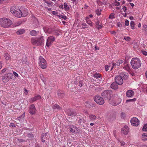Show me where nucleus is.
<instances>
[{"instance_id": "obj_1", "label": "nucleus", "mask_w": 147, "mask_h": 147, "mask_svg": "<svg viewBox=\"0 0 147 147\" xmlns=\"http://www.w3.org/2000/svg\"><path fill=\"white\" fill-rule=\"evenodd\" d=\"M141 63L140 60L137 57L133 58L131 61L132 67L134 69L139 68L141 66Z\"/></svg>"}, {"instance_id": "obj_2", "label": "nucleus", "mask_w": 147, "mask_h": 147, "mask_svg": "<svg viewBox=\"0 0 147 147\" xmlns=\"http://www.w3.org/2000/svg\"><path fill=\"white\" fill-rule=\"evenodd\" d=\"M128 77L127 74L121 73L120 76H118L115 77V81L118 84L121 85L123 82V78L125 80H126L127 79Z\"/></svg>"}, {"instance_id": "obj_3", "label": "nucleus", "mask_w": 147, "mask_h": 147, "mask_svg": "<svg viewBox=\"0 0 147 147\" xmlns=\"http://www.w3.org/2000/svg\"><path fill=\"white\" fill-rule=\"evenodd\" d=\"M12 22L9 19L3 18L0 19V25L4 28H8L11 25Z\"/></svg>"}, {"instance_id": "obj_4", "label": "nucleus", "mask_w": 147, "mask_h": 147, "mask_svg": "<svg viewBox=\"0 0 147 147\" xmlns=\"http://www.w3.org/2000/svg\"><path fill=\"white\" fill-rule=\"evenodd\" d=\"M44 40L42 37L39 38H32L31 42L34 45L37 46L41 45L44 42Z\"/></svg>"}, {"instance_id": "obj_5", "label": "nucleus", "mask_w": 147, "mask_h": 147, "mask_svg": "<svg viewBox=\"0 0 147 147\" xmlns=\"http://www.w3.org/2000/svg\"><path fill=\"white\" fill-rule=\"evenodd\" d=\"M112 90H105L101 93L102 96L105 99L109 100L111 99V96L112 95Z\"/></svg>"}, {"instance_id": "obj_6", "label": "nucleus", "mask_w": 147, "mask_h": 147, "mask_svg": "<svg viewBox=\"0 0 147 147\" xmlns=\"http://www.w3.org/2000/svg\"><path fill=\"white\" fill-rule=\"evenodd\" d=\"M15 78L12 74L9 73L5 74L3 77L2 80L4 82H7L10 79L14 80Z\"/></svg>"}, {"instance_id": "obj_7", "label": "nucleus", "mask_w": 147, "mask_h": 147, "mask_svg": "<svg viewBox=\"0 0 147 147\" xmlns=\"http://www.w3.org/2000/svg\"><path fill=\"white\" fill-rule=\"evenodd\" d=\"M38 64L39 66L43 69H45L47 67L46 61L42 56H40L39 57Z\"/></svg>"}, {"instance_id": "obj_8", "label": "nucleus", "mask_w": 147, "mask_h": 147, "mask_svg": "<svg viewBox=\"0 0 147 147\" xmlns=\"http://www.w3.org/2000/svg\"><path fill=\"white\" fill-rule=\"evenodd\" d=\"M10 12L15 17L20 18L22 16V11L20 10H11Z\"/></svg>"}, {"instance_id": "obj_9", "label": "nucleus", "mask_w": 147, "mask_h": 147, "mask_svg": "<svg viewBox=\"0 0 147 147\" xmlns=\"http://www.w3.org/2000/svg\"><path fill=\"white\" fill-rule=\"evenodd\" d=\"M94 101L99 105H102L104 103V100L100 96H96L94 97Z\"/></svg>"}, {"instance_id": "obj_10", "label": "nucleus", "mask_w": 147, "mask_h": 147, "mask_svg": "<svg viewBox=\"0 0 147 147\" xmlns=\"http://www.w3.org/2000/svg\"><path fill=\"white\" fill-rule=\"evenodd\" d=\"M55 38L53 36L49 37L47 40L46 46L49 47L53 42L55 41Z\"/></svg>"}, {"instance_id": "obj_11", "label": "nucleus", "mask_w": 147, "mask_h": 147, "mask_svg": "<svg viewBox=\"0 0 147 147\" xmlns=\"http://www.w3.org/2000/svg\"><path fill=\"white\" fill-rule=\"evenodd\" d=\"M69 128L71 132L76 134L79 133L80 131V129L74 125H70L69 126Z\"/></svg>"}, {"instance_id": "obj_12", "label": "nucleus", "mask_w": 147, "mask_h": 147, "mask_svg": "<svg viewBox=\"0 0 147 147\" xmlns=\"http://www.w3.org/2000/svg\"><path fill=\"white\" fill-rule=\"evenodd\" d=\"M131 125L133 126H137L139 124V121L136 117H133L131 120Z\"/></svg>"}, {"instance_id": "obj_13", "label": "nucleus", "mask_w": 147, "mask_h": 147, "mask_svg": "<svg viewBox=\"0 0 147 147\" xmlns=\"http://www.w3.org/2000/svg\"><path fill=\"white\" fill-rule=\"evenodd\" d=\"M36 109L34 104L31 105L29 107V111L32 115L36 113Z\"/></svg>"}, {"instance_id": "obj_14", "label": "nucleus", "mask_w": 147, "mask_h": 147, "mask_svg": "<svg viewBox=\"0 0 147 147\" xmlns=\"http://www.w3.org/2000/svg\"><path fill=\"white\" fill-rule=\"evenodd\" d=\"M134 94L133 90H129L126 92V96L128 98H131L133 97Z\"/></svg>"}, {"instance_id": "obj_15", "label": "nucleus", "mask_w": 147, "mask_h": 147, "mask_svg": "<svg viewBox=\"0 0 147 147\" xmlns=\"http://www.w3.org/2000/svg\"><path fill=\"white\" fill-rule=\"evenodd\" d=\"M128 128L127 126L125 125L122 128L121 130V133L123 134L126 135L128 133Z\"/></svg>"}, {"instance_id": "obj_16", "label": "nucleus", "mask_w": 147, "mask_h": 147, "mask_svg": "<svg viewBox=\"0 0 147 147\" xmlns=\"http://www.w3.org/2000/svg\"><path fill=\"white\" fill-rule=\"evenodd\" d=\"M41 98V96L40 95H37L34 97L31 98L30 100V102H33L36 101V100H39Z\"/></svg>"}, {"instance_id": "obj_17", "label": "nucleus", "mask_w": 147, "mask_h": 147, "mask_svg": "<svg viewBox=\"0 0 147 147\" xmlns=\"http://www.w3.org/2000/svg\"><path fill=\"white\" fill-rule=\"evenodd\" d=\"M118 84L115 82H113L111 84V88L114 90H116L118 88Z\"/></svg>"}, {"instance_id": "obj_18", "label": "nucleus", "mask_w": 147, "mask_h": 147, "mask_svg": "<svg viewBox=\"0 0 147 147\" xmlns=\"http://www.w3.org/2000/svg\"><path fill=\"white\" fill-rule=\"evenodd\" d=\"M96 26L98 29H101L103 26L101 23H100V21L98 20L96 22Z\"/></svg>"}, {"instance_id": "obj_19", "label": "nucleus", "mask_w": 147, "mask_h": 147, "mask_svg": "<svg viewBox=\"0 0 147 147\" xmlns=\"http://www.w3.org/2000/svg\"><path fill=\"white\" fill-rule=\"evenodd\" d=\"M52 108L53 110L54 111H56V110H60L61 109V108L58 105H55L52 106Z\"/></svg>"}, {"instance_id": "obj_20", "label": "nucleus", "mask_w": 147, "mask_h": 147, "mask_svg": "<svg viewBox=\"0 0 147 147\" xmlns=\"http://www.w3.org/2000/svg\"><path fill=\"white\" fill-rule=\"evenodd\" d=\"M24 9V7L22 6L19 7L17 5H13L11 7L10 9Z\"/></svg>"}, {"instance_id": "obj_21", "label": "nucleus", "mask_w": 147, "mask_h": 147, "mask_svg": "<svg viewBox=\"0 0 147 147\" xmlns=\"http://www.w3.org/2000/svg\"><path fill=\"white\" fill-rule=\"evenodd\" d=\"M66 112L69 115H76V113L74 111L70 110H67Z\"/></svg>"}, {"instance_id": "obj_22", "label": "nucleus", "mask_w": 147, "mask_h": 147, "mask_svg": "<svg viewBox=\"0 0 147 147\" xmlns=\"http://www.w3.org/2000/svg\"><path fill=\"white\" fill-rule=\"evenodd\" d=\"M141 139L144 142H145L147 140V134L144 133L142 134Z\"/></svg>"}, {"instance_id": "obj_23", "label": "nucleus", "mask_w": 147, "mask_h": 147, "mask_svg": "<svg viewBox=\"0 0 147 147\" xmlns=\"http://www.w3.org/2000/svg\"><path fill=\"white\" fill-rule=\"evenodd\" d=\"M58 95L60 98H62L63 97L64 94L62 91L59 90L58 92Z\"/></svg>"}, {"instance_id": "obj_24", "label": "nucleus", "mask_w": 147, "mask_h": 147, "mask_svg": "<svg viewBox=\"0 0 147 147\" xmlns=\"http://www.w3.org/2000/svg\"><path fill=\"white\" fill-rule=\"evenodd\" d=\"M96 115H94L91 114L89 115V118L91 121H94L96 120Z\"/></svg>"}, {"instance_id": "obj_25", "label": "nucleus", "mask_w": 147, "mask_h": 147, "mask_svg": "<svg viewBox=\"0 0 147 147\" xmlns=\"http://www.w3.org/2000/svg\"><path fill=\"white\" fill-rule=\"evenodd\" d=\"M25 32V30L24 29H20L16 32V34L18 35L22 34Z\"/></svg>"}, {"instance_id": "obj_26", "label": "nucleus", "mask_w": 147, "mask_h": 147, "mask_svg": "<svg viewBox=\"0 0 147 147\" xmlns=\"http://www.w3.org/2000/svg\"><path fill=\"white\" fill-rule=\"evenodd\" d=\"M93 76L96 78V79H98L99 78H100L101 76L100 74L96 73L93 74Z\"/></svg>"}, {"instance_id": "obj_27", "label": "nucleus", "mask_w": 147, "mask_h": 147, "mask_svg": "<svg viewBox=\"0 0 147 147\" xmlns=\"http://www.w3.org/2000/svg\"><path fill=\"white\" fill-rule=\"evenodd\" d=\"M4 57L5 59L7 60H9L11 59L10 56L8 53H4Z\"/></svg>"}, {"instance_id": "obj_28", "label": "nucleus", "mask_w": 147, "mask_h": 147, "mask_svg": "<svg viewBox=\"0 0 147 147\" xmlns=\"http://www.w3.org/2000/svg\"><path fill=\"white\" fill-rule=\"evenodd\" d=\"M123 68L127 71H129L130 70L129 66L128 64H126L124 66H122Z\"/></svg>"}, {"instance_id": "obj_29", "label": "nucleus", "mask_w": 147, "mask_h": 147, "mask_svg": "<svg viewBox=\"0 0 147 147\" xmlns=\"http://www.w3.org/2000/svg\"><path fill=\"white\" fill-rule=\"evenodd\" d=\"M22 12L23 17H26L28 14V10H23Z\"/></svg>"}, {"instance_id": "obj_30", "label": "nucleus", "mask_w": 147, "mask_h": 147, "mask_svg": "<svg viewBox=\"0 0 147 147\" xmlns=\"http://www.w3.org/2000/svg\"><path fill=\"white\" fill-rule=\"evenodd\" d=\"M47 135V134H42L41 135V141L43 142H45V140L43 139H45Z\"/></svg>"}, {"instance_id": "obj_31", "label": "nucleus", "mask_w": 147, "mask_h": 147, "mask_svg": "<svg viewBox=\"0 0 147 147\" xmlns=\"http://www.w3.org/2000/svg\"><path fill=\"white\" fill-rule=\"evenodd\" d=\"M124 62V60L120 59L117 61V65L119 66L120 65Z\"/></svg>"}, {"instance_id": "obj_32", "label": "nucleus", "mask_w": 147, "mask_h": 147, "mask_svg": "<svg viewBox=\"0 0 147 147\" xmlns=\"http://www.w3.org/2000/svg\"><path fill=\"white\" fill-rule=\"evenodd\" d=\"M37 34V32L34 30H33L30 32V34L31 35L35 36Z\"/></svg>"}, {"instance_id": "obj_33", "label": "nucleus", "mask_w": 147, "mask_h": 147, "mask_svg": "<svg viewBox=\"0 0 147 147\" xmlns=\"http://www.w3.org/2000/svg\"><path fill=\"white\" fill-rule=\"evenodd\" d=\"M131 28L132 29H134V27L135 24L134 21H131L130 23Z\"/></svg>"}, {"instance_id": "obj_34", "label": "nucleus", "mask_w": 147, "mask_h": 147, "mask_svg": "<svg viewBox=\"0 0 147 147\" xmlns=\"http://www.w3.org/2000/svg\"><path fill=\"white\" fill-rule=\"evenodd\" d=\"M86 23L89 24L90 26H93V24L92 22L90 20H87L86 21Z\"/></svg>"}, {"instance_id": "obj_35", "label": "nucleus", "mask_w": 147, "mask_h": 147, "mask_svg": "<svg viewBox=\"0 0 147 147\" xmlns=\"http://www.w3.org/2000/svg\"><path fill=\"white\" fill-rule=\"evenodd\" d=\"M101 10H96V13L98 16H99L101 13Z\"/></svg>"}, {"instance_id": "obj_36", "label": "nucleus", "mask_w": 147, "mask_h": 147, "mask_svg": "<svg viewBox=\"0 0 147 147\" xmlns=\"http://www.w3.org/2000/svg\"><path fill=\"white\" fill-rule=\"evenodd\" d=\"M142 130L144 131H147V124L144 125L142 129Z\"/></svg>"}, {"instance_id": "obj_37", "label": "nucleus", "mask_w": 147, "mask_h": 147, "mask_svg": "<svg viewBox=\"0 0 147 147\" xmlns=\"http://www.w3.org/2000/svg\"><path fill=\"white\" fill-rule=\"evenodd\" d=\"M63 6L65 9H69V7L66 3H64Z\"/></svg>"}, {"instance_id": "obj_38", "label": "nucleus", "mask_w": 147, "mask_h": 147, "mask_svg": "<svg viewBox=\"0 0 147 147\" xmlns=\"http://www.w3.org/2000/svg\"><path fill=\"white\" fill-rule=\"evenodd\" d=\"M85 105L87 107H90L91 106L90 103L88 102H86L85 103Z\"/></svg>"}, {"instance_id": "obj_39", "label": "nucleus", "mask_w": 147, "mask_h": 147, "mask_svg": "<svg viewBox=\"0 0 147 147\" xmlns=\"http://www.w3.org/2000/svg\"><path fill=\"white\" fill-rule=\"evenodd\" d=\"M52 14H54L55 15L59 16V13L57 11H52Z\"/></svg>"}, {"instance_id": "obj_40", "label": "nucleus", "mask_w": 147, "mask_h": 147, "mask_svg": "<svg viewBox=\"0 0 147 147\" xmlns=\"http://www.w3.org/2000/svg\"><path fill=\"white\" fill-rule=\"evenodd\" d=\"M109 18H110V19H113L115 18V16H114V14L113 13L111 14L109 16Z\"/></svg>"}, {"instance_id": "obj_41", "label": "nucleus", "mask_w": 147, "mask_h": 147, "mask_svg": "<svg viewBox=\"0 0 147 147\" xmlns=\"http://www.w3.org/2000/svg\"><path fill=\"white\" fill-rule=\"evenodd\" d=\"M136 99L135 98H134L133 99H129V100H126V102H132V101H135L136 100Z\"/></svg>"}, {"instance_id": "obj_42", "label": "nucleus", "mask_w": 147, "mask_h": 147, "mask_svg": "<svg viewBox=\"0 0 147 147\" xmlns=\"http://www.w3.org/2000/svg\"><path fill=\"white\" fill-rule=\"evenodd\" d=\"M82 25V28H86V27L87 26V25L85 24V23H83Z\"/></svg>"}, {"instance_id": "obj_43", "label": "nucleus", "mask_w": 147, "mask_h": 147, "mask_svg": "<svg viewBox=\"0 0 147 147\" xmlns=\"http://www.w3.org/2000/svg\"><path fill=\"white\" fill-rule=\"evenodd\" d=\"M124 39L127 41H130V38L128 36H125L124 37Z\"/></svg>"}, {"instance_id": "obj_44", "label": "nucleus", "mask_w": 147, "mask_h": 147, "mask_svg": "<svg viewBox=\"0 0 147 147\" xmlns=\"http://www.w3.org/2000/svg\"><path fill=\"white\" fill-rule=\"evenodd\" d=\"M61 18H62L65 20L67 19V17L61 15L59 16Z\"/></svg>"}, {"instance_id": "obj_45", "label": "nucleus", "mask_w": 147, "mask_h": 147, "mask_svg": "<svg viewBox=\"0 0 147 147\" xmlns=\"http://www.w3.org/2000/svg\"><path fill=\"white\" fill-rule=\"evenodd\" d=\"M78 121V123L79 124L83 122V120L81 118H80L79 119Z\"/></svg>"}, {"instance_id": "obj_46", "label": "nucleus", "mask_w": 147, "mask_h": 147, "mask_svg": "<svg viewBox=\"0 0 147 147\" xmlns=\"http://www.w3.org/2000/svg\"><path fill=\"white\" fill-rule=\"evenodd\" d=\"M129 24V21L127 20H126L125 21V25L126 26H128Z\"/></svg>"}, {"instance_id": "obj_47", "label": "nucleus", "mask_w": 147, "mask_h": 147, "mask_svg": "<svg viewBox=\"0 0 147 147\" xmlns=\"http://www.w3.org/2000/svg\"><path fill=\"white\" fill-rule=\"evenodd\" d=\"M141 53L144 55H147V52H146L144 51H141Z\"/></svg>"}, {"instance_id": "obj_48", "label": "nucleus", "mask_w": 147, "mask_h": 147, "mask_svg": "<svg viewBox=\"0 0 147 147\" xmlns=\"http://www.w3.org/2000/svg\"><path fill=\"white\" fill-rule=\"evenodd\" d=\"M109 67H110V66H109L108 65H105V70L106 71H108L109 70Z\"/></svg>"}, {"instance_id": "obj_49", "label": "nucleus", "mask_w": 147, "mask_h": 147, "mask_svg": "<svg viewBox=\"0 0 147 147\" xmlns=\"http://www.w3.org/2000/svg\"><path fill=\"white\" fill-rule=\"evenodd\" d=\"M13 75H14L13 76H15V77H18V74L17 73H16V72L15 71H13Z\"/></svg>"}, {"instance_id": "obj_50", "label": "nucleus", "mask_w": 147, "mask_h": 147, "mask_svg": "<svg viewBox=\"0 0 147 147\" xmlns=\"http://www.w3.org/2000/svg\"><path fill=\"white\" fill-rule=\"evenodd\" d=\"M116 65H117V63H113V64H112V67L111 69V70L113 69V68Z\"/></svg>"}, {"instance_id": "obj_51", "label": "nucleus", "mask_w": 147, "mask_h": 147, "mask_svg": "<svg viewBox=\"0 0 147 147\" xmlns=\"http://www.w3.org/2000/svg\"><path fill=\"white\" fill-rule=\"evenodd\" d=\"M121 117L123 118H124L125 116V113H121Z\"/></svg>"}, {"instance_id": "obj_52", "label": "nucleus", "mask_w": 147, "mask_h": 147, "mask_svg": "<svg viewBox=\"0 0 147 147\" xmlns=\"http://www.w3.org/2000/svg\"><path fill=\"white\" fill-rule=\"evenodd\" d=\"M24 93H25V94H26V95H27L28 94V91L25 88H24Z\"/></svg>"}, {"instance_id": "obj_53", "label": "nucleus", "mask_w": 147, "mask_h": 147, "mask_svg": "<svg viewBox=\"0 0 147 147\" xmlns=\"http://www.w3.org/2000/svg\"><path fill=\"white\" fill-rule=\"evenodd\" d=\"M3 64V62L0 61V69H1L2 68Z\"/></svg>"}, {"instance_id": "obj_54", "label": "nucleus", "mask_w": 147, "mask_h": 147, "mask_svg": "<svg viewBox=\"0 0 147 147\" xmlns=\"http://www.w3.org/2000/svg\"><path fill=\"white\" fill-rule=\"evenodd\" d=\"M9 126L10 127H13L15 126L14 124L13 123H11L9 125Z\"/></svg>"}, {"instance_id": "obj_55", "label": "nucleus", "mask_w": 147, "mask_h": 147, "mask_svg": "<svg viewBox=\"0 0 147 147\" xmlns=\"http://www.w3.org/2000/svg\"><path fill=\"white\" fill-rule=\"evenodd\" d=\"M120 143H121V146H124L125 144V142L124 141H121Z\"/></svg>"}, {"instance_id": "obj_56", "label": "nucleus", "mask_w": 147, "mask_h": 147, "mask_svg": "<svg viewBox=\"0 0 147 147\" xmlns=\"http://www.w3.org/2000/svg\"><path fill=\"white\" fill-rule=\"evenodd\" d=\"M51 28H48L47 30V32L49 34H51Z\"/></svg>"}, {"instance_id": "obj_57", "label": "nucleus", "mask_w": 147, "mask_h": 147, "mask_svg": "<svg viewBox=\"0 0 147 147\" xmlns=\"http://www.w3.org/2000/svg\"><path fill=\"white\" fill-rule=\"evenodd\" d=\"M6 68H4L3 69H2L1 71V73H3L4 72H5L6 71Z\"/></svg>"}, {"instance_id": "obj_58", "label": "nucleus", "mask_w": 147, "mask_h": 147, "mask_svg": "<svg viewBox=\"0 0 147 147\" xmlns=\"http://www.w3.org/2000/svg\"><path fill=\"white\" fill-rule=\"evenodd\" d=\"M138 147H147V146L146 145H141L140 146H139Z\"/></svg>"}, {"instance_id": "obj_59", "label": "nucleus", "mask_w": 147, "mask_h": 147, "mask_svg": "<svg viewBox=\"0 0 147 147\" xmlns=\"http://www.w3.org/2000/svg\"><path fill=\"white\" fill-rule=\"evenodd\" d=\"M116 4H115V5H117V6H119V5H120V3L119 2H116Z\"/></svg>"}, {"instance_id": "obj_60", "label": "nucleus", "mask_w": 147, "mask_h": 147, "mask_svg": "<svg viewBox=\"0 0 147 147\" xmlns=\"http://www.w3.org/2000/svg\"><path fill=\"white\" fill-rule=\"evenodd\" d=\"M95 50H96L99 49V48L97 47L96 45H95Z\"/></svg>"}, {"instance_id": "obj_61", "label": "nucleus", "mask_w": 147, "mask_h": 147, "mask_svg": "<svg viewBox=\"0 0 147 147\" xmlns=\"http://www.w3.org/2000/svg\"><path fill=\"white\" fill-rule=\"evenodd\" d=\"M4 0H0V3H3L4 2Z\"/></svg>"}, {"instance_id": "obj_62", "label": "nucleus", "mask_w": 147, "mask_h": 147, "mask_svg": "<svg viewBox=\"0 0 147 147\" xmlns=\"http://www.w3.org/2000/svg\"><path fill=\"white\" fill-rule=\"evenodd\" d=\"M59 7L60 8L63 9V5H61L59 6Z\"/></svg>"}, {"instance_id": "obj_63", "label": "nucleus", "mask_w": 147, "mask_h": 147, "mask_svg": "<svg viewBox=\"0 0 147 147\" xmlns=\"http://www.w3.org/2000/svg\"><path fill=\"white\" fill-rule=\"evenodd\" d=\"M85 20H86V21L87 20H89V17H87L86 18Z\"/></svg>"}, {"instance_id": "obj_64", "label": "nucleus", "mask_w": 147, "mask_h": 147, "mask_svg": "<svg viewBox=\"0 0 147 147\" xmlns=\"http://www.w3.org/2000/svg\"><path fill=\"white\" fill-rule=\"evenodd\" d=\"M130 4L132 6V7H133L134 6V4H133V3H130Z\"/></svg>"}]
</instances>
